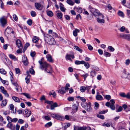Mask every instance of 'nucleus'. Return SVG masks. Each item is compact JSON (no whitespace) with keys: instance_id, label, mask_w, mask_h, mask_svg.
<instances>
[{"instance_id":"obj_46","label":"nucleus","mask_w":130,"mask_h":130,"mask_svg":"<svg viewBox=\"0 0 130 130\" xmlns=\"http://www.w3.org/2000/svg\"><path fill=\"white\" fill-rule=\"evenodd\" d=\"M126 34H122L120 35V37L126 39Z\"/></svg>"},{"instance_id":"obj_10","label":"nucleus","mask_w":130,"mask_h":130,"mask_svg":"<svg viewBox=\"0 0 130 130\" xmlns=\"http://www.w3.org/2000/svg\"><path fill=\"white\" fill-rule=\"evenodd\" d=\"M57 13L56 15L58 18L61 20L62 19L63 14L60 11H56Z\"/></svg>"},{"instance_id":"obj_59","label":"nucleus","mask_w":130,"mask_h":130,"mask_svg":"<svg viewBox=\"0 0 130 130\" xmlns=\"http://www.w3.org/2000/svg\"><path fill=\"white\" fill-rule=\"evenodd\" d=\"M67 99L69 101H72L74 100V98L71 97H69Z\"/></svg>"},{"instance_id":"obj_25","label":"nucleus","mask_w":130,"mask_h":130,"mask_svg":"<svg viewBox=\"0 0 130 130\" xmlns=\"http://www.w3.org/2000/svg\"><path fill=\"white\" fill-rule=\"evenodd\" d=\"M32 41L33 42L37 43L38 41V37L36 36H34L32 38Z\"/></svg>"},{"instance_id":"obj_12","label":"nucleus","mask_w":130,"mask_h":130,"mask_svg":"<svg viewBox=\"0 0 130 130\" xmlns=\"http://www.w3.org/2000/svg\"><path fill=\"white\" fill-rule=\"evenodd\" d=\"M22 62L24 65L26 66L28 65V62L27 61V58L25 56H24L23 57Z\"/></svg>"},{"instance_id":"obj_61","label":"nucleus","mask_w":130,"mask_h":130,"mask_svg":"<svg viewBox=\"0 0 130 130\" xmlns=\"http://www.w3.org/2000/svg\"><path fill=\"white\" fill-rule=\"evenodd\" d=\"M12 119L9 116L7 117V120L9 123L11 122Z\"/></svg>"},{"instance_id":"obj_55","label":"nucleus","mask_w":130,"mask_h":130,"mask_svg":"<svg viewBox=\"0 0 130 130\" xmlns=\"http://www.w3.org/2000/svg\"><path fill=\"white\" fill-rule=\"evenodd\" d=\"M29 72L31 74H35V71L32 68H30L29 69Z\"/></svg>"},{"instance_id":"obj_3","label":"nucleus","mask_w":130,"mask_h":130,"mask_svg":"<svg viewBox=\"0 0 130 130\" xmlns=\"http://www.w3.org/2000/svg\"><path fill=\"white\" fill-rule=\"evenodd\" d=\"M7 18V17L3 16L0 19V22L3 27H4L6 24Z\"/></svg>"},{"instance_id":"obj_62","label":"nucleus","mask_w":130,"mask_h":130,"mask_svg":"<svg viewBox=\"0 0 130 130\" xmlns=\"http://www.w3.org/2000/svg\"><path fill=\"white\" fill-rule=\"evenodd\" d=\"M4 4L2 0H0V7L2 8L3 9L4 7Z\"/></svg>"},{"instance_id":"obj_60","label":"nucleus","mask_w":130,"mask_h":130,"mask_svg":"<svg viewBox=\"0 0 130 130\" xmlns=\"http://www.w3.org/2000/svg\"><path fill=\"white\" fill-rule=\"evenodd\" d=\"M13 18L14 20L16 21H17L18 20V17L16 15L14 14L13 15Z\"/></svg>"},{"instance_id":"obj_34","label":"nucleus","mask_w":130,"mask_h":130,"mask_svg":"<svg viewBox=\"0 0 130 130\" xmlns=\"http://www.w3.org/2000/svg\"><path fill=\"white\" fill-rule=\"evenodd\" d=\"M104 55L105 56L107 57H110V56L111 54L107 52H106L105 51H104Z\"/></svg>"},{"instance_id":"obj_42","label":"nucleus","mask_w":130,"mask_h":130,"mask_svg":"<svg viewBox=\"0 0 130 130\" xmlns=\"http://www.w3.org/2000/svg\"><path fill=\"white\" fill-rule=\"evenodd\" d=\"M41 43L42 42H41L40 43H37L35 45V46L38 48H41L42 47Z\"/></svg>"},{"instance_id":"obj_37","label":"nucleus","mask_w":130,"mask_h":130,"mask_svg":"<svg viewBox=\"0 0 130 130\" xmlns=\"http://www.w3.org/2000/svg\"><path fill=\"white\" fill-rule=\"evenodd\" d=\"M1 92L3 93L5 96L7 97H8L9 95L8 93L7 92V91L6 90H4V91H2Z\"/></svg>"},{"instance_id":"obj_52","label":"nucleus","mask_w":130,"mask_h":130,"mask_svg":"<svg viewBox=\"0 0 130 130\" xmlns=\"http://www.w3.org/2000/svg\"><path fill=\"white\" fill-rule=\"evenodd\" d=\"M110 108L113 110H114L115 109V105L114 104H111L110 105Z\"/></svg>"},{"instance_id":"obj_26","label":"nucleus","mask_w":130,"mask_h":130,"mask_svg":"<svg viewBox=\"0 0 130 130\" xmlns=\"http://www.w3.org/2000/svg\"><path fill=\"white\" fill-rule=\"evenodd\" d=\"M96 100L99 101H101L103 99L102 96L101 95H97L96 96Z\"/></svg>"},{"instance_id":"obj_13","label":"nucleus","mask_w":130,"mask_h":130,"mask_svg":"<svg viewBox=\"0 0 130 130\" xmlns=\"http://www.w3.org/2000/svg\"><path fill=\"white\" fill-rule=\"evenodd\" d=\"M46 57L48 61L50 62H53V61L52 57L50 55L48 54L46 55Z\"/></svg>"},{"instance_id":"obj_18","label":"nucleus","mask_w":130,"mask_h":130,"mask_svg":"<svg viewBox=\"0 0 130 130\" xmlns=\"http://www.w3.org/2000/svg\"><path fill=\"white\" fill-rule=\"evenodd\" d=\"M55 119L59 120H62L64 119V118L62 116L57 114Z\"/></svg>"},{"instance_id":"obj_29","label":"nucleus","mask_w":130,"mask_h":130,"mask_svg":"<svg viewBox=\"0 0 130 130\" xmlns=\"http://www.w3.org/2000/svg\"><path fill=\"white\" fill-rule=\"evenodd\" d=\"M22 94L25 96L28 99H30L31 98L30 95L28 93H23Z\"/></svg>"},{"instance_id":"obj_41","label":"nucleus","mask_w":130,"mask_h":130,"mask_svg":"<svg viewBox=\"0 0 130 130\" xmlns=\"http://www.w3.org/2000/svg\"><path fill=\"white\" fill-rule=\"evenodd\" d=\"M52 124V123L51 122H49L46 124L45 125V126L46 127H48L51 126Z\"/></svg>"},{"instance_id":"obj_50","label":"nucleus","mask_w":130,"mask_h":130,"mask_svg":"<svg viewBox=\"0 0 130 130\" xmlns=\"http://www.w3.org/2000/svg\"><path fill=\"white\" fill-rule=\"evenodd\" d=\"M91 86H86V89L87 90L88 92H89V91L90 89H91Z\"/></svg>"},{"instance_id":"obj_40","label":"nucleus","mask_w":130,"mask_h":130,"mask_svg":"<svg viewBox=\"0 0 130 130\" xmlns=\"http://www.w3.org/2000/svg\"><path fill=\"white\" fill-rule=\"evenodd\" d=\"M89 76V74L88 73L84 74L81 75L82 76L84 77V80H85L86 78Z\"/></svg>"},{"instance_id":"obj_64","label":"nucleus","mask_w":130,"mask_h":130,"mask_svg":"<svg viewBox=\"0 0 130 130\" xmlns=\"http://www.w3.org/2000/svg\"><path fill=\"white\" fill-rule=\"evenodd\" d=\"M126 39L127 40L130 41V35L126 34Z\"/></svg>"},{"instance_id":"obj_19","label":"nucleus","mask_w":130,"mask_h":130,"mask_svg":"<svg viewBox=\"0 0 130 130\" xmlns=\"http://www.w3.org/2000/svg\"><path fill=\"white\" fill-rule=\"evenodd\" d=\"M58 106L57 103L55 102L51 105V110H53L54 109L55 107H57Z\"/></svg>"},{"instance_id":"obj_17","label":"nucleus","mask_w":130,"mask_h":130,"mask_svg":"<svg viewBox=\"0 0 130 130\" xmlns=\"http://www.w3.org/2000/svg\"><path fill=\"white\" fill-rule=\"evenodd\" d=\"M10 109L11 110V112L13 113H15L16 112V109H15V111H14V105L12 104H11L10 105Z\"/></svg>"},{"instance_id":"obj_5","label":"nucleus","mask_w":130,"mask_h":130,"mask_svg":"<svg viewBox=\"0 0 130 130\" xmlns=\"http://www.w3.org/2000/svg\"><path fill=\"white\" fill-rule=\"evenodd\" d=\"M79 105V103L77 102H76V103L73 105L72 108L73 110H75V111L76 112L78 110Z\"/></svg>"},{"instance_id":"obj_27","label":"nucleus","mask_w":130,"mask_h":130,"mask_svg":"<svg viewBox=\"0 0 130 130\" xmlns=\"http://www.w3.org/2000/svg\"><path fill=\"white\" fill-rule=\"evenodd\" d=\"M35 7L37 9L40 10V8L41 7V5L40 4L36 3H35Z\"/></svg>"},{"instance_id":"obj_8","label":"nucleus","mask_w":130,"mask_h":130,"mask_svg":"<svg viewBox=\"0 0 130 130\" xmlns=\"http://www.w3.org/2000/svg\"><path fill=\"white\" fill-rule=\"evenodd\" d=\"M26 74H27V77L25 78L26 83L28 84L30 82V75L29 74V72L27 71L26 72Z\"/></svg>"},{"instance_id":"obj_31","label":"nucleus","mask_w":130,"mask_h":130,"mask_svg":"<svg viewBox=\"0 0 130 130\" xmlns=\"http://www.w3.org/2000/svg\"><path fill=\"white\" fill-rule=\"evenodd\" d=\"M83 64H84L85 66L87 69H88L90 67L89 64L88 63L84 61Z\"/></svg>"},{"instance_id":"obj_45","label":"nucleus","mask_w":130,"mask_h":130,"mask_svg":"<svg viewBox=\"0 0 130 130\" xmlns=\"http://www.w3.org/2000/svg\"><path fill=\"white\" fill-rule=\"evenodd\" d=\"M130 63V60L129 59H127L126 60L125 63L126 66L128 65Z\"/></svg>"},{"instance_id":"obj_33","label":"nucleus","mask_w":130,"mask_h":130,"mask_svg":"<svg viewBox=\"0 0 130 130\" xmlns=\"http://www.w3.org/2000/svg\"><path fill=\"white\" fill-rule=\"evenodd\" d=\"M0 73L3 74H5L6 73V71L3 69H0Z\"/></svg>"},{"instance_id":"obj_57","label":"nucleus","mask_w":130,"mask_h":130,"mask_svg":"<svg viewBox=\"0 0 130 130\" xmlns=\"http://www.w3.org/2000/svg\"><path fill=\"white\" fill-rule=\"evenodd\" d=\"M29 45H30L28 43H26V44H25V46H24V49H25V50L24 51V52L25 50L26 49L27 47L29 46Z\"/></svg>"},{"instance_id":"obj_47","label":"nucleus","mask_w":130,"mask_h":130,"mask_svg":"<svg viewBox=\"0 0 130 130\" xmlns=\"http://www.w3.org/2000/svg\"><path fill=\"white\" fill-rule=\"evenodd\" d=\"M122 110V107L121 106H119L118 109H117L116 110V111L117 112H119L121 111Z\"/></svg>"},{"instance_id":"obj_53","label":"nucleus","mask_w":130,"mask_h":130,"mask_svg":"<svg viewBox=\"0 0 130 130\" xmlns=\"http://www.w3.org/2000/svg\"><path fill=\"white\" fill-rule=\"evenodd\" d=\"M70 126V124L68 123H66L64 124V128H67V127H69Z\"/></svg>"},{"instance_id":"obj_23","label":"nucleus","mask_w":130,"mask_h":130,"mask_svg":"<svg viewBox=\"0 0 130 130\" xmlns=\"http://www.w3.org/2000/svg\"><path fill=\"white\" fill-rule=\"evenodd\" d=\"M7 101L6 99L3 100L2 102V103L1 104V105L2 106L4 107L6 106L7 103Z\"/></svg>"},{"instance_id":"obj_15","label":"nucleus","mask_w":130,"mask_h":130,"mask_svg":"<svg viewBox=\"0 0 130 130\" xmlns=\"http://www.w3.org/2000/svg\"><path fill=\"white\" fill-rule=\"evenodd\" d=\"M58 92L61 94L65 93L66 92V91L64 88L63 87H61V89L58 91Z\"/></svg>"},{"instance_id":"obj_4","label":"nucleus","mask_w":130,"mask_h":130,"mask_svg":"<svg viewBox=\"0 0 130 130\" xmlns=\"http://www.w3.org/2000/svg\"><path fill=\"white\" fill-rule=\"evenodd\" d=\"M121 76L123 78H126L128 79H130V74L129 73H126L125 69L123 70Z\"/></svg>"},{"instance_id":"obj_11","label":"nucleus","mask_w":130,"mask_h":130,"mask_svg":"<svg viewBox=\"0 0 130 130\" xmlns=\"http://www.w3.org/2000/svg\"><path fill=\"white\" fill-rule=\"evenodd\" d=\"M93 14L96 17V16H98L99 17L101 16L102 18H104V15L102 14H101L99 11L97 9L94 12Z\"/></svg>"},{"instance_id":"obj_24","label":"nucleus","mask_w":130,"mask_h":130,"mask_svg":"<svg viewBox=\"0 0 130 130\" xmlns=\"http://www.w3.org/2000/svg\"><path fill=\"white\" fill-rule=\"evenodd\" d=\"M84 63V61L83 60H82L81 61L76 60L75 62V64L76 65L80 64H83Z\"/></svg>"},{"instance_id":"obj_2","label":"nucleus","mask_w":130,"mask_h":130,"mask_svg":"<svg viewBox=\"0 0 130 130\" xmlns=\"http://www.w3.org/2000/svg\"><path fill=\"white\" fill-rule=\"evenodd\" d=\"M44 39L47 41L48 44L52 45L55 44V41L54 39L52 36L48 34L44 35Z\"/></svg>"},{"instance_id":"obj_48","label":"nucleus","mask_w":130,"mask_h":130,"mask_svg":"<svg viewBox=\"0 0 130 130\" xmlns=\"http://www.w3.org/2000/svg\"><path fill=\"white\" fill-rule=\"evenodd\" d=\"M27 24L30 26L32 24V21L31 19H29L27 21Z\"/></svg>"},{"instance_id":"obj_1","label":"nucleus","mask_w":130,"mask_h":130,"mask_svg":"<svg viewBox=\"0 0 130 130\" xmlns=\"http://www.w3.org/2000/svg\"><path fill=\"white\" fill-rule=\"evenodd\" d=\"M39 63L40 64V68L47 73H51L52 72V68L50 65L46 62H42L41 60H39Z\"/></svg>"},{"instance_id":"obj_44","label":"nucleus","mask_w":130,"mask_h":130,"mask_svg":"<svg viewBox=\"0 0 130 130\" xmlns=\"http://www.w3.org/2000/svg\"><path fill=\"white\" fill-rule=\"evenodd\" d=\"M103 95L105 99L107 100H109L111 99V96L110 95Z\"/></svg>"},{"instance_id":"obj_38","label":"nucleus","mask_w":130,"mask_h":130,"mask_svg":"<svg viewBox=\"0 0 130 130\" xmlns=\"http://www.w3.org/2000/svg\"><path fill=\"white\" fill-rule=\"evenodd\" d=\"M47 14L49 16L52 17L53 16V14L51 11H50L47 12Z\"/></svg>"},{"instance_id":"obj_9","label":"nucleus","mask_w":130,"mask_h":130,"mask_svg":"<svg viewBox=\"0 0 130 130\" xmlns=\"http://www.w3.org/2000/svg\"><path fill=\"white\" fill-rule=\"evenodd\" d=\"M16 43L18 47L20 49H22L23 48V46L22 44L21 43L20 40L18 39L17 40Z\"/></svg>"},{"instance_id":"obj_14","label":"nucleus","mask_w":130,"mask_h":130,"mask_svg":"<svg viewBox=\"0 0 130 130\" xmlns=\"http://www.w3.org/2000/svg\"><path fill=\"white\" fill-rule=\"evenodd\" d=\"M11 30L12 28H10V27H7L5 31V35H6L7 34H10L11 33Z\"/></svg>"},{"instance_id":"obj_58","label":"nucleus","mask_w":130,"mask_h":130,"mask_svg":"<svg viewBox=\"0 0 130 130\" xmlns=\"http://www.w3.org/2000/svg\"><path fill=\"white\" fill-rule=\"evenodd\" d=\"M96 10V9L93 8H90V11L93 14L94 12Z\"/></svg>"},{"instance_id":"obj_51","label":"nucleus","mask_w":130,"mask_h":130,"mask_svg":"<svg viewBox=\"0 0 130 130\" xmlns=\"http://www.w3.org/2000/svg\"><path fill=\"white\" fill-rule=\"evenodd\" d=\"M10 112L9 111L7 110L4 111L3 112V114L5 115H6L10 114Z\"/></svg>"},{"instance_id":"obj_36","label":"nucleus","mask_w":130,"mask_h":130,"mask_svg":"<svg viewBox=\"0 0 130 130\" xmlns=\"http://www.w3.org/2000/svg\"><path fill=\"white\" fill-rule=\"evenodd\" d=\"M80 89L81 92H84L86 90V87L82 86L80 87Z\"/></svg>"},{"instance_id":"obj_54","label":"nucleus","mask_w":130,"mask_h":130,"mask_svg":"<svg viewBox=\"0 0 130 130\" xmlns=\"http://www.w3.org/2000/svg\"><path fill=\"white\" fill-rule=\"evenodd\" d=\"M31 14L32 17H35L36 15V13L35 11H32L31 12Z\"/></svg>"},{"instance_id":"obj_22","label":"nucleus","mask_w":130,"mask_h":130,"mask_svg":"<svg viewBox=\"0 0 130 130\" xmlns=\"http://www.w3.org/2000/svg\"><path fill=\"white\" fill-rule=\"evenodd\" d=\"M12 99L14 101L16 102L19 103L20 101L19 99L16 96H13L12 97Z\"/></svg>"},{"instance_id":"obj_28","label":"nucleus","mask_w":130,"mask_h":130,"mask_svg":"<svg viewBox=\"0 0 130 130\" xmlns=\"http://www.w3.org/2000/svg\"><path fill=\"white\" fill-rule=\"evenodd\" d=\"M77 130H92L90 127H88L85 128L83 127L78 128Z\"/></svg>"},{"instance_id":"obj_63","label":"nucleus","mask_w":130,"mask_h":130,"mask_svg":"<svg viewBox=\"0 0 130 130\" xmlns=\"http://www.w3.org/2000/svg\"><path fill=\"white\" fill-rule=\"evenodd\" d=\"M108 49L111 52L115 50L114 48L111 46H109Z\"/></svg>"},{"instance_id":"obj_21","label":"nucleus","mask_w":130,"mask_h":130,"mask_svg":"<svg viewBox=\"0 0 130 130\" xmlns=\"http://www.w3.org/2000/svg\"><path fill=\"white\" fill-rule=\"evenodd\" d=\"M79 30L76 28L75 29V30H74L73 32V35L75 36H76L77 35V32H79Z\"/></svg>"},{"instance_id":"obj_16","label":"nucleus","mask_w":130,"mask_h":130,"mask_svg":"<svg viewBox=\"0 0 130 130\" xmlns=\"http://www.w3.org/2000/svg\"><path fill=\"white\" fill-rule=\"evenodd\" d=\"M97 20L98 23H104L105 22L104 20L103 19H101V18L100 17H99L97 18Z\"/></svg>"},{"instance_id":"obj_30","label":"nucleus","mask_w":130,"mask_h":130,"mask_svg":"<svg viewBox=\"0 0 130 130\" xmlns=\"http://www.w3.org/2000/svg\"><path fill=\"white\" fill-rule=\"evenodd\" d=\"M9 56L10 58L12 59L14 61L17 60V58L13 55L9 54Z\"/></svg>"},{"instance_id":"obj_39","label":"nucleus","mask_w":130,"mask_h":130,"mask_svg":"<svg viewBox=\"0 0 130 130\" xmlns=\"http://www.w3.org/2000/svg\"><path fill=\"white\" fill-rule=\"evenodd\" d=\"M96 74V72L94 71H93L90 72V75L92 77L95 76Z\"/></svg>"},{"instance_id":"obj_35","label":"nucleus","mask_w":130,"mask_h":130,"mask_svg":"<svg viewBox=\"0 0 130 130\" xmlns=\"http://www.w3.org/2000/svg\"><path fill=\"white\" fill-rule=\"evenodd\" d=\"M118 14L119 16H120L123 18L124 17V14L123 12L122 11H119L118 12Z\"/></svg>"},{"instance_id":"obj_6","label":"nucleus","mask_w":130,"mask_h":130,"mask_svg":"<svg viewBox=\"0 0 130 130\" xmlns=\"http://www.w3.org/2000/svg\"><path fill=\"white\" fill-rule=\"evenodd\" d=\"M85 108L88 111L90 112L91 111L92 108L90 103L86 104L85 107Z\"/></svg>"},{"instance_id":"obj_7","label":"nucleus","mask_w":130,"mask_h":130,"mask_svg":"<svg viewBox=\"0 0 130 130\" xmlns=\"http://www.w3.org/2000/svg\"><path fill=\"white\" fill-rule=\"evenodd\" d=\"M71 57L72 58V59H74V55L72 54H67L66 56V60H68L72 61V60L71 59Z\"/></svg>"},{"instance_id":"obj_20","label":"nucleus","mask_w":130,"mask_h":130,"mask_svg":"<svg viewBox=\"0 0 130 130\" xmlns=\"http://www.w3.org/2000/svg\"><path fill=\"white\" fill-rule=\"evenodd\" d=\"M50 95H52L54 98H55L56 96V94L55 92L53 90L51 91L49 93Z\"/></svg>"},{"instance_id":"obj_32","label":"nucleus","mask_w":130,"mask_h":130,"mask_svg":"<svg viewBox=\"0 0 130 130\" xmlns=\"http://www.w3.org/2000/svg\"><path fill=\"white\" fill-rule=\"evenodd\" d=\"M75 49L77 50L78 51L81 53L82 52V50L79 47L77 46H75L74 47Z\"/></svg>"},{"instance_id":"obj_49","label":"nucleus","mask_w":130,"mask_h":130,"mask_svg":"<svg viewBox=\"0 0 130 130\" xmlns=\"http://www.w3.org/2000/svg\"><path fill=\"white\" fill-rule=\"evenodd\" d=\"M49 114L52 117L56 118L57 114L55 113H50Z\"/></svg>"},{"instance_id":"obj_43","label":"nucleus","mask_w":130,"mask_h":130,"mask_svg":"<svg viewBox=\"0 0 130 130\" xmlns=\"http://www.w3.org/2000/svg\"><path fill=\"white\" fill-rule=\"evenodd\" d=\"M67 2L68 4L71 5H73L74 4V3L71 0H67Z\"/></svg>"},{"instance_id":"obj_56","label":"nucleus","mask_w":130,"mask_h":130,"mask_svg":"<svg viewBox=\"0 0 130 130\" xmlns=\"http://www.w3.org/2000/svg\"><path fill=\"white\" fill-rule=\"evenodd\" d=\"M87 45L88 46V48L89 50L91 51L93 50V47L90 45L87 44Z\"/></svg>"}]
</instances>
